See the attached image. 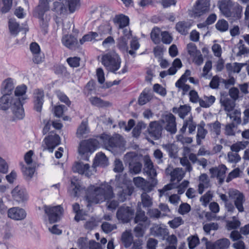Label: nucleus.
Listing matches in <instances>:
<instances>
[{"instance_id":"obj_1","label":"nucleus","mask_w":249,"mask_h":249,"mask_svg":"<svg viewBox=\"0 0 249 249\" xmlns=\"http://www.w3.org/2000/svg\"><path fill=\"white\" fill-rule=\"evenodd\" d=\"M114 196L112 187L107 183L101 184L99 186H90L86 190V197L89 202L98 203L107 200V206L110 210H115L119 205V202L113 200Z\"/></svg>"},{"instance_id":"obj_2","label":"nucleus","mask_w":249,"mask_h":249,"mask_svg":"<svg viewBox=\"0 0 249 249\" xmlns=\"http://www.w3.org/2000/svg\"><path fill=\"white\" fill-rule=\"evenodd\" d=\"M50 0H39L37 6L34 10L33 15L39 19L40 27L44 30H46L48 25V21L50 18L47 16L44 18L45 13L50 10Z\"/></svg>"},{"instance_id":"obj_3","label":"nucleus","mask_w":249,"mask_h":249,"mask_svg":"<svg viewBox=\"0 0 249 249\" xmlns=\"http://www.w3.org/2000/svg\"><path fill=\"white\" fill-rule=\"evenodd\" d=\"M102 138L105 148L114 154L124 147V143L119 135L113 136L106 135L102 136Z\"/></svg>"},{"instance_id":"obj_4","label":"nucleus","mask_w":249,"mask_h":249,"mask_svg":"<svg viewBox=\"0 0 249 249\" xmlns=\"http://www.w3.org/2000/svg\"><path fill=\"white\" fill-rule=\"evenodd\" d=\"M102 63L107 70L116 73V71L120 67L121 60L117 53H108L102 56Z\"/></svg>"},{"instance_id":"obj_5","label":"nucleus","mask_w":249,"mask_h":249,"mask_svg":"<svg viewBox=\"0 0 249 249\" xmlns=\"http://www.w3.org/2000/svg\"><path fill=\"white\" fill-rule=\"evenodd\" d=\"M124 161L128 164L129 171L132 174H139L142 170V164L138 155L135 152L127 153L124 157Z\"/></svg>"},{"instance_id":"obj_6","label":"nucleus","mask_w":249,"mask_h":249,"mask_svg":"<svg viewBox=\"0 0 249 249\" xmlns=\"http://www.w3.org/2000/svg\"><path fill=\"white\" fill-rule=\"evenodd\" d=\"M98 144V142L96 139H90L82 141L78 147V152L82 156V158L84 160H88L89 154L95 151Z\"/></svg>"},{"instance_id":"obj_7","label":"nucleus","mask_w":249,"mask_h":249,"mask_svg":"<svg viewBox=\"0 0 249 249\" xmlns=\"http://www.w3.org/2000/svg\"><path fill=\"white\" fill-rule=\"evenodd\" d=\"M135 211L130 207L122 206L119 208L116 213L117 219L123 223L129 222L133 218Z\"/></svg>"},{"instance_id":"obj_8","label":"nucleus","mask_w":249,"mask_h":249,"mask_svg":"<svg viewBox=\"0 0 249 249\" xmlns=\"http://www.w3.org/2000/svg\"><path fill=\"white\" fill-rule=\"evenodd\" d=\"M45 213L48 215L50 223L57 222L60 219V216L63 213V208L58 205L54 207L44 206Z\"/></svg>"},{"instance_id":"obj_9","label":"nucleus","mask_w":249,"mask_h":249,"mask_svg":"<svg viewBox=\"0 0 249 249\" xmlns=\"http://www.w3.org/2000/svg\"><path fill=\"white\" fill-rule=\"evenodd\" d=\"M85 191V187L82 185L80 180L76 177L71 179V184L68 189L70 196L79 197Z\"/></svg>"},{"instance_id":"obj_10","label":"nucleus","mask_w":249,"mask_h":249,"mask_svg":"<svg viewBox=\"0 0 249 249\" xmlns=\"http://www.w3.org/2000/svg\"><path fill=\"white\" fill-rule=\"evenodd\" d=\"M162 124L160 120L151 122L147 127V132L154 140H159L161 137L163 130Z\"/></svg>"},{"instance_id":"obj_11","label":"nucleus","mask_w":249,"mask_h":249,"mask_svg":"<svg viewBox=\"0 0 249 249\" xmlns=\"http://www.w3.org/2000/svg\"><path fill=\"white\" fill-rule=\"evenodd\" d=\"M161 124L166 123L165 129L171 134H175L177 132L176 117L171 113L162 115L160 119Z\"/></svg>"},{"instance_id":"obj_12","label":"nucleus","mask_w":249,"mask_h":249,"mask_svg":"<svg viewBox=\"0 0 249 249\" xmlns=\"http://www.w3.org/2000/svg\"><path fill=\"white\" fill-rule=\"evenodd\" d=\"M23 104V101L19 100L18 99L14 102V105L11 108L13 114V121L22 120L25 117Z\"/></svg>"},{"instance_id":"obj_13","label":"nucleus","mask_w":249,"mask_h":249,"mask_svg":"<svg viewBox=\"0 0 249 249\" xmlns=\"http://www.w3.org/2000/svg\"><path fill=\"white\" fill-rule=\"evenodd\" d=\"M46 147L43 150L48 149L52 152L53 149L60 143V138L59 136L52 131L49 133V135L44 140Z\"/></svg>"},{"instance_id":"obj_14","label":"nucleus","mask_w":249,"mask_h":249,"mask_svg":"<svg viewBox=\"0 0 249 249\" xmlns=\"http://www.w3.org/2000/svg\"><path fill=\"white\" fill-rule=\"evenodd\" d=\"M209 7V0H197L193 9L194 17H199L208 12Z\"/></svg>"},{"instance_id":"obj_15","label":"nucleus","mask_w":249,"mask_h":249,"mask_svg":"<svg viewBox=\"0 0 249 249\" xmlns=\"http://www.w3.org/2000/svg\"><path fill=\"white\" fill-rule=\"evenodd\" d=\"M13 199L18 203H24L28 200V196L26 190L19 186H16L11 192Z\"/></svg>"},{"instance_id":"obj_16","label":"nucleus","mask_w":249,"mask_h":249,"mask_svg":"<svg viewBox=\"0 0 249 249\" xmlns=\"http://www.w3.org/2000/svg\"><path fill=\"white\" fill-rule=\"evenodd\" d=\"M151 234L155 237L164 240L168 235V230L163 224H154L150 229Z\"/></svg>"},{"instance_id":"obj_17","label":"nucleus","mask_w":249,"mask_h":249,"mask_svg":"<svg viewBox=\"0 0 249 249\" xmlns=\"http://www.w3.org/2000/svg\"><path fill=\"white\" fill-rule=\"evenodd\" d=\"M26 212L22 208L18 207L11 208L7 211L8 217L15 220H22L26 217Z\"/></svg>"},{"instance_id":"obj_18","label":"nucleus","mask_w":249,"mask_h":249,"mask_svg":"<svg viewBox=\"0 0 249 249\" xmlns=\"http://www.w3.org/2000/svg\"><path fill=\"white\" fill-rule=\"evenodd\" d=\"M227 168L224 164H221L217 167H213L210 169L211 178L216 177L219 180V183L222 184L225 177V174Z\"/></svg>"},{"instance_id":"obj_19","label":"nucleus","mask_w":249,"mask_h":249,"mask_svg":"<svg viewBox=\"0 0 249 249\" xmlns=\"http://www.w3.org/2000/svg\"><path fill=\"white\" fill-rule=\"evenodd\" d=\"M44 93L43 90L36 89L33 94L34 109L40 112L44 103Z\"/></svg>"},{"instance_id":"obj_20","label":"nucleus","mask_w":249,"mask_h":249,"mask_svg":"<svg viewBox=\"0 0 249 249\" xmlns=\"http://www.w3.org/2000/svg\"><path fill=\"white\" fill-rule=\"evenodd\" d=\"M18 99H14L13 95L2 94L0 97V110L6 111L11 108L14 102Z\"/></svg>"},{"instance_id":"obj_21","label":"nucleus","mask_w":249,"mask_h":249,"mask_svg":"<svg viewBox=\"0 0 249 249\" xmlns=\"http://www.w3.org/2000/svg\"><path fill=\"white\" fill-rule=\"evenodd\" d=\"M30 49L34 55L33 62L36 64L42 62L44 58L40 55V48L39 45L35 42H32L30 44Z\"/></svg>"},{"instance_id":"obj_22","label":"nucleus","mask_w":249,"mask_h":249,"mask_svg":"<svg viewBox=\"0 0 249 249\" xmlns=\"http://www.w3.org/2000/svg\"><path fill=\"white\" fill-rule=\"evenodd\" d=\"M89 169V165L88 163L84 164L82 162H76L72 166V171L74 172H77L80 174H85L87 177H89L91 175Z\"/></svg>"},{"instance_id":"obj_23","label":"nucleus","mask_w":249,"mask_h":249,"mask_svg":"<svg viewBox=\"0 0 249 249\" xmlns=\"http://www.w3.org/2000/svg\"><path fill=\"white\" fill-rule=\"evenodd\" d=\"M243 7L238 3H235L233 5V7L231 11V14L227 16V18H229V20H231V22L235 21L240 19L242 16Z\"/></svg>"},{"instance_id":"obj_24","label":"nucleus","mask_w":249,"mask_h":249,"mask_svg":"<svg viewBox=\"0 0 249 249\" xmlns=\"http://www.w3.org/2000/svg\"><path fill=\"white\" fill-rule=\"evenodd\" d=\"M232 195L234 196V205L239 212L244 211L243 203L245 201L244 196L237 190L233 191Z\"/></svg>"},{"instance_id":"obj_25","label":"nucleus","mask_w":249,"mask_h":249,"mask_svg":"<svg viewBox=\"0 0 249 249\" xmlns=\"http://www.w3.org/2000/svg\"><path fill=\"white\" fill-rule=\"evenodd\" d=\"M234 3L231 0H223L219 3V8L222 14L227 17L231 14V11Z\"/></svg>"},{"instance_id":"obj_26","label":"nucleus","mask_w":249,"mask_h":249,"mask_svg":"<svg viewBox=\"0 0 249 249\" xmlns=\"http://www.w3.org/2000/svg\"><path fill=\"white\" fill-rule=\"evenodd\" d=\"M9 29L10 34L13 36H16L21 30L24 31V34L28 31L27 28H21L19 24L15 19H10L8 22Z\"/></svg>"},{"instance_id":"obj_27","label":"nucleus","mask_w":249,"mask_h":249,"mask_svg":"<svg viewBox=\"0 0 249 249\" xmlns=\"http://www.w3.org/2000/svg\"><path fill=\"white\" fill-rule=\"evenodd\" d=\"M108 164V159L105 154L100 152L96 154L92 167L95 168L96 166L106 167Z\"/></svg>"},{"instance_id":"obj_28","label":"nucleus","mask_w":249,"mask_h":249,"mask_svg":"<svg viewBox=\"0 0 249 249\" xmlns=\"http://www.w3.org/2000/svg\"><path fill=\"white\" fill-rule=\"evenodd\" d=\"M14 89V86L13 80L10 78H8L2 82L0 91L1 94L3 95H13L12 93Z\"/></svg>"},{"instance_id":"obj_29","label":"nucleus","mask_w":249,"mask_h":249,"mask_svg":"<svg viewBox=\"0 0 249 249\" xmlns=\"http://www.w3.org/2000/svg\"><path fill=\"white\" fill-rule=\"evenodd\" d=\"M63 44L70 49H75L77 47V39L71 35H66L62 39Z\"/></svg>"},{"instance_id":"obj_30","label":"nucleus","mask_w":249,"mask_h":249,"mask_svg":"<svg viewBox=\"0 0 249 249\" xmlns=\"http://www.w3.org/2000/svg\"><path fill=\"white\" fill-rule=\"evenodd\" d=\"M121 241L125 248H129L134 242L133 236L131 232L127 231L123 232L121 236Z\"/></svg>"},{"instance_id":"obj_31","label":"nucleus","mask_w":249,"mask_h":249,"mask_svg":"<svg viewBox=\"0 0 249 249\" xmlns=\"http://www.w3.org/2000/svg\"><path fill=\"white\" fill-rule=\"evenodd\" d=\"M200 183L198 185V192L199 194H202L204 189L207 188L209 186L210 180L206 174H202L199 176Z\"/></svg>"},{"instance_id":"obj_32","label":"nucleus","mask_w":249,"mask_h":249,"mask_svg":"<svg viewBox=\"0 0 249 249\" xmlns=\"http://www.w3.org/2000/svg\"><path fill=\"white\" fill-rule=\"evenodd\" d=\"M117 189L118 199L121 202L124 201L127 196H131L132 193V191L128 187H125L124 188L118 187Z\"/></svg>"},{"instance_id":"obj_33","label":"nucleus","mask_w":249,"mask_h":249,"mask_svg":"<svg viewBox=\"0 0 249 249\" xmlns=\"http://www.w3.org/2000/svg\"><path fill=\"white\" fill-rule=\"evenodd\" d=\"M134 221L135 223L149 225L148 218L142 210L137 211Z\"/></svg>"},{"instance_id":"obj_34","label":"nucleus","mask_w":249,"mask_h":249,"mask_svg":"<svg viewBox=\"0 0 249 249\" xmlns=\"http://www.w3.org/2000/svg\"><path fill=\"white\" fill-rule=\"evenodd\" d=\"M191 24L189 22L184 21H179L176 24V29L178 32L182 35H186L188 33V30Z\"/></svg>"},{"instance_id":"obj_35","label":"nucleus","mask_w":249,"mask_h":249,"mask_svg":"<svg viewBox=\"0 0 249 249\" xmlns=\"http://www.w3.org/2000/svg\"><path fill=\"white\" fill-rule=\"evenodd\" d=\"M220 102L221 106L224 107V110L228 112L232 111L235 106V101L229 98H221Z\"/></svg>"},{"instance_id":"obj_36","label":"nucleus","mask_w":249,"mask_h":249,"mask_svg":"<svg viewBox=\"0 0 249 249\" xmlns=\"http://www.w3.org/2000/svg\"><path fill=\"white\" fill-rule=\"evenodd\" d=\"M91 104L95 106L103 107H107L111 106V103L108 101H105L97 97H92L89 98Z\"/></svg>"},{"instance_id":"obj_37","label":"nucleus","mask_w":249,"mask_h":249,"mask_svg":"<svg viewBox=\"0 0 249 249\" xmlns=\"http://www.w3.org/2000/svg\"><path fill=\"white\" fill-rule=\"evenodd\" d=\"M52 11L55 12L58 15H61L67 13V9L62 2L55 1L53 3Z\"/></svg>"},{"instance_id":"obj_38","label":"nucleus","mask_w":249,"mask_h":249,"mask_svg":"<svg viewBox=\"0 0 249 249\" xmlns=\"http://www.w3.org/2000/svg\"><path fill=\"white\" fill-rule=\"evenodd\" d=\"M12 4V0H0V13L3 14L9 12Z\"/></svg>"},{"instance_id":"obj_39","label":"nucleus","mask_w":249,"mask_h":249,"mask_svg":"<svg viewBox=\"0 0 249 249\" xmlns=\"http://www.w3.org/2000/svg\"><path fill=\"white\" fill-rule=\"evenodd\" d=\"M162 147L168 152L170 158H175L178 152V147L174 143L163 144Z\"/></svg>"},{"instance_id":"obj_40","label":"nucleus","mask_w":249,"mask_h":249,"mask_svg":"<svg viewBox=\"0 0 249 249\" xmlns=\"http://www.w3.org/2000/svg\"><path fill=\"white\" fill-rule=\"evenodd\" d=\"M114 20L119 24V28H124L128 26L129 22L128 17L123 15L116 16Z\"/></svg>"},{"instance_id":"obj_41","label":"nucleus","mask_w":249,"mask_h":249,"mask_svg":"<svg viewBox=\"0 0 249 249\" xmlns=\"http://www.w3.org/2000/svg\"><path fill=\"white\" fill-rule=\"evenodd\" d=\"M26 86L22 85L21 86L17 87L14 91V94H13L14 99H18L19 100L23 101L25 98L22 96L25 93Z\"/></svg>"},{"instance_id":"obj_42","label":"nucleus","mask_w":249,"mask_h":249,"mask_svg":"<svg viewBox=\"0 0 249 249\" xmlns=\"http://www.w3.org/2000/svg\"><path fill=\"white\" fill-rule=\"evenodd\" d=\"M150 180V181L145 180V183H143L141 188L146 193L150 192L158 183V180L156 178H153Z\"/></svg>"},{"instance_id":"obj_43","label":"nucleus","mask_w":249,"mask_h":249,"mask_svg":"<svg viewBox=\"0 0 249 249\" xmlns=\"http://www.w3.org/2000/svg\"><path fill=\"white\" fill-rule=\"evenodd\" d=\"M170 176L171 181H175L177 179L178 181H179L183 178L184 173L181 168H177L171 172Z\"/></svg>"},{"instance_id":"obj_44","label":"nucleus","mask_w":249,"mask_h":249,"mask_svg":"<svg viewBox=\"0 0 249 249\" xmlns=\"http://www.w3.org/2000/svg\"><path fill=\"white\" fill-rule=\"evenodd\" d=\"M22 172L23 173L24 178L26 180H30L35 172V168L34 167H22Z\"/></svg>"},{"instance_id":"obj_45","label":"nucleus","mask_w":249,"mask_h":249,"mask_svg":"<svg viewBox=\"0 0 249 249\" xmlns=\"http://www.w3.org/2000/svg\"><path fill=\"white\" fill-rule=\"evenodd\" d=\"M161 31L159 28L154 27L151 32V38L155 44H158L160 42Z\"/></svg>"},{"instance_id":"obj_46","label":"nucleus","mask_w":249,"mask_h":249,"mask_svg":"<svg viewBox=\"0 0 249 249\" xmlns=\"http://www.w3.org/2000/svg\"><path fill=\"white\" fill-rule=\"evenodd\" d=\"M152 96L151 93L146 92L145 90H144L140 94L138 104L142 106L146 104L152 99Z\"/></svg>"},{"instance_id":"obj_47","label":"nucleus","mask_w":249,"mask_h":249,"mask_svg":"<svg viewBox=\"0 0 249 249\" xmlns=\"http://www.w3.org/2000/svg\"><path fill=\"white\" fill-rule=\"evenodd\" d=\"M89 131L88 124L85 121H82L81 124L78 127L76 132L77 137L81 138L84 134Z\"/></svg>"},{"instance_id":"obj_48","label":"nucleus","mask_w":249,"mask_h":249,"mask_svg":"<svg viewBox=\"0 0 249 249\" xmlns=\"http://www.w3.org/2000/svg\"><path fill=\"white\" fill-rule=\"evenodd\" d=\"M149 225L138 224L135 227L134 231L136 237H142L144 234L145 229Z\"/></svg>"},{"instance_id":"obj_49","label":"nucleus","mask_w":249,"mask_h":249,"mask_svg":"<svg viewBox=\"0 0 249 249\" xmlns=\"http://www.w3.org/2000/svg\"><path fill=\"white\" fill-rule=\"evenodd\" d=\"M141 200L143 207H150L152 205V198L146 192L142 194Z\"/></svg>"},{"instance_id":"obj_50","label":"nucleus","mask_w":249,"mask_h":249,"mask_svg":"<svg viewBox=\"0 0 249 249\" xmlns=\"http://www.w3.org/2000/svg\"><path fill=\"white\" fill-rule=\"evenodd\" d=\"M71 13L77 10L80 7V0H66Z\"/></svg>"},{"instance_id":"obj_51","label":"nucleus","mask_w":249,"mask_h":249,"mask_svg":"<svg viewBox=\"0 0 249 249\" xmlns=\"http://www.w3.org/2000/svg\"><path fill=\"white\" fill-rule=\"evenodd\" d=\"M230 244L229 240L227 238H223L216 241L215 242V246L216 249H227Z\"/></svg>"},{"instance_id":"obj_52","label":"nucleus","mask_w":249,"mask_h":249,"mask_svg":"<svg viewBox=\"0 0 249 249\" xmlns=\"http://www.w3.org/2000/svg\"><path fill=\"white\" fill-rule=\"evenodd\" d=\"M207 133V130L204 129L203 127L200 125L198 126L197 133L196 135V142L198 144H200V139H204Z\"/></svg>"},{"instance_id":"obj_53","label":"nucleus","mask_w":249,"mask_h":249,"mask_svg":"<svg viewBox=\"0 0 249 249\" xmlns=\"http://www.w3.org/2000/svg\"><path fill=\"white\" fill-rule=\"evenodd\" d=\"M127 40L125 37H120L118 39V47L122 51H127L128 47L127 46Z\"/></svg>"},{"instance_id":"obj_54","label":"nucleus","mask_w":249,"mask_h":249,"mask_svg":"<svg viewBox=\"0 0 249 249\" xmlns=\"http://www.w3.org/2000/svg\"><path fill=\"white\" fill-rule=\"evenodd\" d=\"M184 223L183 220L180 217H177L174 218L173 220L169 221L168 222L169 226L172 229H176L180 225L183 224Z\"/></svg>"},{"instance_id":"obj_55","label":"nucleus","mask_w":249,"mask_h":249,"mask_svg":"<svg viewBox=\"0 0 249 249\" xmlns=\"http://www.w3.org/2000/svg\"><path fill=\"white\" fill-rule=\"evenodd\" d=\"M227 115L231 119H233V121L237 124H240L241 123V119L240 118L241 112L240 111L236 109L234 110L232 114L228 113Z\"/></svg>"},{"instance_id":"obj_56","label":"nucleus","mask_w":249,"mask_h":249,"mask_svg":"<svg viewBox=\"0 0 249 249\" xmlns=\"http://www.w3.org/2000/svg\"><path fill=\"white\" fill-rule=\"evenodd\" d=\"M191 74V71L189 70H186L185 73L176 83V86L178 88H181V85L186 82L187 80L188 76Z\"/></svg>"},{"instance_id":"obj_57","label":"nucleus","mask_w":249,"mask_h":249,"mask_svg":"<svg viewBox=\"0 0 249 249\" xmlns=\"http://www.w3.org/2000/svg\"><path fill=\"white\" fill-rule=\"evenodd\" d=\"M102 230L106 233H108L112 231L113 230L117 229V226L115 224H111L107 222H104L101 225Z\"/></svg>"},{"instance_id":"obj_58","label":"nucleus","mask_w":249,"mask_h":249,"mask_svg":"<svg viewBox=\"0 0 249 249\" xmlns=\"http://www.w3.org/2000/svg\"><path fill=\"white\" fill-rule=\"evenodd\" d=\"M77 243L79 249H89V242L87 237H80Z\"/></svg>"},{"instance_id":"obj_59","label":"nucleus","mask_w":249,"mask_h":249,"mask_svg":"<svg viewBox=\"0 0 249 249\" xmlns=\"http://www.w3.org/2000/svg\"><path fill=\"white\" fill-rule=\"evenodd\" d=\"M187 240L190 249H194L199 243V240L197 236H190Z\"/></svg>"},{"instance_id":"obj_60","label":"nucleus","mask_w":249,"mask_h":249,"mask_svg":"<svg viewBox=\"0 0 249 249\" xmlns=\"http://www.w3.org/2000/svg\"><path fill=\"white\" fill-rule=\"evenodd\" d=\"M187 49L188 53L191 56H196L197 53H199L200 52L199 50H197L196 45L193 43L188 44L187 45Z\"/></svg>"},{"instance_id":"obj_61","label":"nucleus","mask_w":249,"mask_h":249,"mask_svg":"<svg viewBox=\"0 0 249 249\" xmlns=\"http://www.w3.org/2000/svg\"><path fill=\"white\" fill-rule=\"evenodd\" d=\"M148 213L149 216L151 218H159L160 217H164L167 215L165 213H161L160 211L158 209H150Z\"/></svg>"},{"instance_id":"obj_62","label":"nucleus","mask_w":249,"mask_h":249,"mask_svg":"<svg viewBox=\"0 0 249 249\" xmlns=\"http://www.w3.org/2000/svg\"><path fill=\"white\" fill-rule=\"evenodd\" d=\"M229 25L225 20H219L215 25L216 28L221 31L225 32L228 29Z\"/></svg>"},{"instance_id":"obj_63","label":"nucleus","mask_w":249,"mask_h":249,"mask_svg":"<svg viewBox=\"0 0 249 249\" xmlns=\"http://www.w3.org/2000/svg\"><path fill=\"white\" fill-rule=\"evenodd\" d=\"M190 110L191 108L189 106L186 105L180 106L179 110V116L181 118L184 119Z\"/></svg>"},{"instance_id":"obj_64","label":"nucleus","mask_w":249,"mask_h":249,"mask_svg":"<svg viewBox=\"0 0 249 249\" xmlns=\"http://www.w3.org/2000/svg\"><path fill=\"white\" fill-rule=\"evenodd\" d=\"M228 160L231 163H237L241 160V157L237 153L229 152L228 153Z\"/></svg>"}]
</instances>
